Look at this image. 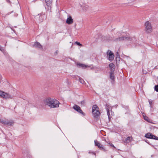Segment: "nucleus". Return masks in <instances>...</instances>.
<instances>
[{
    "mask_svg": "<svg viewBox=\"0 0 158 158\" xmlns=\"http://www.w3.org/2000/svg\"><path fill=\"white\" fill-rule=\"evenodd\" d=\"M44 103L45 105L48 106L51 108H54L59 107V102L57 100L48 98L45 100Z\"/></svg>",
    "mask_w": 158,
    "mask_h": 158,
    "instance_id": "obj_1",
    "label": "nucleus"
},
{
    "mask_svg": "<svg viewBox=\"0 0 158 158\" xmlns=\"http://www.w3.org/2000/svg\"><path fill=\"white\" fill-rule=\"evenodd\" d=\"M145 31L147 33H151L152 31L151 23L148 21H146L144 24Z\"/></svg>",
    "mask_w": 158,
    "mask_h": 158,
    "instance_id": "obj_2",
    "label": "nucleus"
},
{
    "mask_svg": "<svg viewBox=\"0 0 158 158\" xmlns=\"http://www.w3.org/2000/svg\"><path fill=\"white\" fill-rule=\"evenodd\" d=\"M92 113L95 118H97L100 114L99 108L96 105H94L92 107Z\"/></svg>",
    "mask_w": 158,
    "mask_h": 158,
    "instance_id": "obj_3",
    "label": "nucleus"
},
{
    "mask_svg": "<svg viewBox=\"0 0 158 158\" xmlns=\"http://www.w3.org/2000/svg\"><path fill=\"white\" fill-rule=\"evenodd\" d=\"M132 40V38L129 37L122 36L116 38L114 40V41L116 42H118L122 41L124 40L131 41Z\"/></svg>",
    "mask_w": 158,
    "mask_h": 158,
    "instance_id": "obj_4",
    "label": "nucleus"
},
{
    "mask_svg": "<svg viewBox=\"0 0 158 158\" xmlns=\"http://www.w3.org/2000/svg\"><path fill=\"white\" fill-rule=\"evenodd\" d=\"M0 97L6 99H11L12 98L10 94H7L5 92L0 90Z\"/></svg>",
    "mask_w": 158,
    "mask_h": 158,
    "instance_id": "obj_5",
    "label": "nucleus"
},
{
    "mask_svg": "<svg viewBox=\"0 0 158 158\" xmlns=\"http://www.w3.org/2000/svg\"><path fill=\"white\" fill-rule=\"evenodd\" d=\"M106 53L109 60H114V55L112 51L109 50L107 51Z\"/></svg>",
    "mask_w": 158,
    "mask_h": 158,
    "instance_id": "obj_6",
    "label": "nucleus"
},
{
    "mask_svg": "<svg viewBox=\"0 0 158 158\" xmlns=\"http://www.w3.org/2000/svg\"><path fill=\"white\" fill-rule=\"evenodd\" d=\"M145 136L146 138H150L152 139H155L158 140V137L155 135H152L150 133H148L146 134Z\"/></svg>",
    "mask_w": 158,
    "mask_h": 158,
    "instance_id": "obj_7",
    "label": "nucleus"
},
{
    "mask_svg": "<svg viewBox=\"0 0 158 158\" xmlns=\"http://www.w3.org/2000/svg\"><path fill=\"white\" fill-rule=\"evenodd\" d=\"M73 108L80 113L82 114L83 115H85L82 110L81 109L80 107L77 105H75L73 107Z\"/></svg>",
    "mask_w": 158,
    "mask_h": 158,
    "instance_id": "obj_8",
    "label": "nucleus"
},
{
    "mask_svg": "<svg viewBox=\"0 0 158 158\" xmlns=\"http://www.w3.org/2000/svg\"><path fill=\"white\" fill-rule=\"evenodd\" d=\"M14 122L13 121H9L6 119L4 125H7L9 126H12L14 124Z\"/></svg>",
    "mask_w": 158,
    "mask_h": 158,
    "instance_id": "obj_9",
    "label": "nucleus"
},
{
    "mask_svg": "<svg viewBox=\"0 0 158 158\" xmlns=\"http://www.w3.org/2000/svg\"><path fill=\"white\" fill-rule=\"evenodd\" d=\"M94 143L95 145L97 146L98 148L102 150H104L102 145L99 143L97 141L95 140Z\"/></svg>",
    "mask_w": 158,
    "mask_h": 158,
    "instance_id": "obj_10",
    "label": "nucleus"
},
{
    "mask_svg": "<svg viewBox=\"0 0 158 158\" xmlns=\"http://www.w3.org/2000/svg\"><path fill=\"white\" fill-rule=\"evenodd\" d=\"M33 46L35 48H38L40 49H42V46L38 42L35 43L33 45Z\"/></svg>",
    "mask_w": 158,
    "mask_h": 158,
    "instance_id": "obj_11",
    "label": "nucleus"
},
{
    "mask_svg": "<svg viewBox=\"0 0 158 158\" xmlns=\"http://www.w3.org/2000/svg\"><path fill=\"white\" fill-rule=\"evenodd\" d=\"M66 23L69 24H72L73 22V20L71 16H69L67 18L66 21Z\"/></svg>",
    "mask_w": 158,
    "mask_h": 158,
    "instance_id": "obj_12",
    "label": "nucleus"
},
{
    "mask_svg": "<svg viewBox=\"0 0 158 158\" xmlns=\"http://www.w3.org/2000/svg\"><path fill=\"white\" fill-rule=\"evenodd\" d=\"M47 6L48 7H50L52 5V0H45Z\"/></svg>",
    "mask_w": 158,
    "mask_h": 158,
    "instance_id": "obj_13",
    "label": "nucleus"
},
{
    "mask_svg": "<svg viewBox=\"0 0 158 158\" xmlns=\"http://www.w3.org/2000/svg\"><path fill=\"white\" fill-rule=\"evenodd\" d=\"M109 67L112 71H113L114 70V65L113 63H111L109 64Z\"/></svg>",
    "mask_w": 158,
    "mask_h": 158,
    "instance_id": "obj_14",
    "label": "nucleus"
},
{
    "mask_svg": "<svg viewBox=\"0 0 158 158\" xmlns=\"http://www.w3.org/2000/svg\"><path fill=\"white\" fill-rule=\"evenodd\" d=\"M132 139V138L131 137H128L127 138L126 140L124 141L125 143H129L130 142Z\"/></svg>",
    "mask_w": 158,
    "mask_h": 158,
    "instance_id": "obj_15",
    "label": "nucleus"
},
{
    "mask_svg": "<svg viewBox=\"0 0 158 158\" xmlns=\"http://www.w3.org/2000/svg\"><path fill=\"white\" fill-rule=\"evenodd\" d=\"M110 107H109L108 106H107L106 107V110L107 111V114L108 115V117L109 119L110 118Z\"/></svg>",
    "mask_w": 158,
    "mask_h": 158,
    "instance_id": "obj_16",
    "label": "nucleus"
},
{
    "mask_svg": "<svg viewBox=\"0 0 158 158\" xmlns=\"http://www.w3.org/2000/svg\"><path fill=\"white\" fill-rule=\"evenodd\" d=\"M89 7V6L88 5H84L82 6V9L84 11L87 10Z\"/></svg>",
    "mask_w": 158,
    "mask_h": 158,
    "instance_id": "obj_17",
    "label": "nucleus"
},
{
    "mask_svg": "<svg viewBox=\"0 0 158 158\" xmlns=\"http://www.w3.org/2000/svg\"><path fill=\"white\" fill-rule=\"evenodd\" d=\"M77 66L79 67H81V68H86L88 67V65H86L85 64H78Z\"/></svg>",
    "mask_w": 158,
    "mask_h": 158,
    "instance_id": "obj_18",
    "label": "nucleus"
},
{
    "mask_svg": "<svg viewBox=\"0 0 158 158\" xmlns=\"http://www.w3.org/2000/svg\"><path fill=\"white\" fill-rule=\"evenodd\" d=\"M6 119H3L0 118V123H2V124H4Z\"/></svg>",
    "mask_w": 158,
    "mask_h": 158,
    "instance_id": "obj_19",
    "label": "nucleus"
},
{
    "mask_svg": "<svg viewBox=\"0 0 158 158\" xmlns=\"http://www.w3.org/2000/svg\"><path fill=\"white\" fill-rule=\"evenodd\" d=\"M79 80L80 82H81V83L82 84H84L85 82L83 79L79 78Z\"/></svg>",
    "mask_w": 158,
    "mask_h": 158,
    "instance_id": "obj_20",
    "label": "nucleus"
},
{
    "mask_svg": "<svg viewBox=\"0 0 158 158\" xmlns=\"http://www.w3.org/2000/svg\"><path fill=\"white\" fill-rule=\"evenodd\" d=\"M143 117H144V119L145 120H146V121H147L148 122H149V121L150 120V119H149V118L148 117H147L146 116H143Z\"/></svg>",
    "mask_w": 158,
    "mask_h": 158,
    "instance_id": "obj_21",
    "label": "nucleus"
},
{
    "mask_svg": "<svg viewBox=\"0 0 158 158\" xmlns=\"http://www.w3.org/2000/svg\"><path fill=\"white\" fill-rule=\"evenodd\" d=\"M110 78L112 80L114 78L113 73L112 72L110 73Z\"/></svg>",
    "mask_w": 158,
    "mask_h": 158,
    "instance_id": "obj_22",
    "label": "nucleus"
},
{
    "mask_svg": "<svg viewBox=\"0 0 158 158\" xmlns=\"http://www.w3.org/2000/svg\"><path fill=\"white\" fill-rule=\"evenodd\" d=\"M155 90L156 92H158V85H156L154 87Z\"/></svg>",
    "mask_w": 158,
    "mask_h": 158,
    "instance_id": "obj_23",
    "label": "nucleus"
},
{
    "mask_svg": "<svg viewBox=\"0 0 158 158\" xmlns=\"http://www.w3.org/2000/svg\"><path fill=\"white\" fill-rule=\"evenodd\" d=\"M75 43L79 46H81L82 45V44H81L79 42L76 41L75 42Z\"/></svg>",
    "mask_w": 158,
    "mask_h": 158,
    "instance_id": "obj_24",
    "label": "nucleus"
},
{
    "mask_svg": "<svg viewBox=\"0 0 158 158\" xmlns=\"http://www.w3.org/2000/svg\"><path fill=\"white\" fill-rule=\"evenodd\" d=\"M110 145L112 147H114V145L112 144H111Z\"/></svg>",
    "mask_w": 158,
    "mask_h": 158,
    "instance_id": "obj_25",
    "label": "nucleus"
},
{
    "mask_svg": "<svg viewBox=\"0 0 158 158\" xmlns=\"http://www.w3.org/2000/svg\"><path fill=\"white\" fill-rule=\"evenodd\" d=\"M84 101H82L81 102V104H83V103H84Z\"/></svg>",
    "mask_w": 158,
    "mask_h": 158,
    "instance_id": "obj_26",
    "label": "nucleus"
},
{
    "mask_svg": "<svg viewBox=\"0 0 158 158\" xmlns=\"http://www.w3.org/2000/svg\"><path fill=\"white\" fill-rule=\"evenodd\" d=\"M7 0L8 2H9V0Z\"/></svg>",
    "mask_w": 158,
    "mask_h": 158,
    "instance_id": "obj_27",
    "label": "nucleus"
}]
</instances>
